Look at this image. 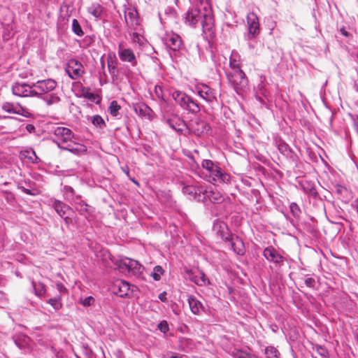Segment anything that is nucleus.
<instances>
[{
  "label": "nucleus",
  "instance_id": "obj_1",
  "mask_svg": "<svg viewBox=\"0 0 358 358\" xmlns=\"http://www.w3.org/2000/svg\"><path fill=\"white\" fill-rule=\"evenodd\" d=\"M185 22L192 27H196L199 24L204 33L212 32L214 19L210 5L201 3L197 8L189 10L186 14Z\"/></svg>",
  "mask_w": 358,
  "mask_h": 358
},
{
  "label": "nucleus",
  "instance_id": "obj_2",
  "mask_svg": "<svg viewBox=\"0 0 358 358\" xmlns=\"http://www.w3.org/2000/svg\"><path fill=\"white\" fill-rule=\"evenodd\" d=\"M201 167L206 171L207 180L210 182L229 183L231 180L230 175L223 171L217 163L210 159H203Z\"/></svg>",
  "mask_w": 358,
  "mask_h": 358
},
{
  "label": "nucleus",
  "instance_id": "obj_3",
  "mask_svg": "<svg viewBox=\"0 0 358 358\" xmlns=\"http://www.w3.org/2000/svg\"><path fill=\"white\" fill-rule=\"evenodd\" d=\"M173 99L180 106L191 113H198L201 110L199 103L187 94L175 91L172 94Z\"/></svg>",
  "mask_w": 358,
  "mask_h": 358
},
{
  "label": "nucleus",
  "instance_id": "obj_4",
  "mask_svg": "<svg viewBox=\"0 0 358 358\" xmlns=\"http://www.w3.org/2000/svg\"><path fill=\"white\" fill-rule=\"evenodd\" d=\"M227 76L229 82L237 93H239V91L243 90L248 85V79L242 69L232 71L227 73Z\"/></svg>",
  "mask_w": 358,
  "mask_h": 358
},
{
  "label": "nucleus",
  "instance_id": "obj_5",
  "mask_svg": "<svg viewBox=\"0 0 358 358\" xmlns=\"http://www.w3.org/2000/svg\"><path fill=\"white\" fill-rule=\"evenodd\" d=\"M55 138L53 139L57 145L62 149V145H66L72 141L74 134L72 131L64 127H57L54 129Z\"/></svg>",
  "mask_w": 358,
  "mask_h": 358
},
{
  "label": "nucleus",
  "instance_id": "obj_6",
  "mask_svg": "<svg viewBox=\"0 0 358 358\" xmlns=\"http://www.w3.org/2000/svg\"><path fill=\"white\" fill-rule=\"evenodd\" d=\"M263 256L268 262L273 263L275 273H278V270L284 265L285 261V258L273 246L265 248L263 251Z\"/></svg>",
  "mask_w": 358,
  "mask_h": 358
},
{
  "label": "nucleus",
  "instance_id": "obj_7",
  "mask_svg": "<svg viewBox=\"0 0 358 358\" xmlns=\"http://www.w3.org/2000/svg\"><path fill=\"white\" fill-rule=\"evenodd\" d=\"M65 71L72 80H77L85 73L83 64L74 58H71L67 62Z\"/></svg>",
  "mask_w": 358,
  "mask_h": 358
},
{
  "label": "nucleus",
  "instance_id": "obj_8",
  "mask_svg": "<svg viewBox=\"0 0 358 358\" xmlns=\"http://www.w3.org/2000/svg\"><path fill=\"white\" fill-rule=\"evenodd\" d=\"M57 83L53 79H46L38 80L34 83H33L34 90L37 91L36 95L34 96H37L41 98V96H44L51 92H52L57 87Z\"/></svg>",
  "mask_w": 358,
  "mask_h": 358
},
{
  "label": "nucleus",
  "instance_id": "obj_9",
  "mask_svg": "<svg viewBox=\"0 0 358 358\" xmlns=\"http://www.w3.org/2000/svg\"><path fill=\"white\" fill-rule=\"evenodd\" d=\"M196 93L209 104L217 102L215 91L204 83H199L195 86Z\"/></svg>",
  "mask_w": 358,
  "mask_h": 358
},
{
  "label": "nucleus",
  "instance_id": "obj_10",
  "mask_svg": "<svg viewBox=\"0 0 358 358\" xmlns=\"http://www.w3.org/2000/svg\"><path fill=\"white\" fill-rule=\"evenodd\" d=\"M117 54L122 62L129 63L132 67L137 65L138 60L134 50L126 48L122 43L118 45Z\"/></svg>",
  "mask_w": 358,
  "mask_h": 358
},
{
  "label": "nucleus",
  "instance_id": "obj_11",
  "mask_svg": "<svg viewBox=\"0 0 358 358\" xmlns=\"http://www.w3.org/2000/svg\"><path fill=\"white\" fill-rule=\"evenodd\" d=\"M13 94L20 97L34 96L38 94L37 91L34 90L33 85L31 86L25 83H15L12 86Z\"/></svg>",
  "mask_w": 358,
  "mask_h": 358
},
{
  "label": "nucleus",
  "instance_id": "obj_12",
  "mask_svg": "<svg viewBox=\"0 0 358 358\" xmlns=\"http://www.w3.org/2000/svg\"><path fill=\"white\" fill-rule=\"evenodd\" d=\"M163 41L166 46L173 52L180 51L183 48L181 37L174 32L166 34Z\"/></svg>",
  "mask_w": 358,
  "mask_h": 358
},
{
  "label": "nucleus",
  "instance_id": "obj_13",
  "mask_svg": "<svg viewBox=\"0 0 358 358\" xmlns=\"http://www.w3.org/2000/svg\"><path fill=\"white\" fill-rule=\"evenodd\" d=\"M247 22L248 26L247 38L252 40L259 34V18L255 13H250L247 16Z\"/></svg>",
  "mask_w": 358,
  "mask_h": 358
},
{
  "label": "nucleus",
  "instance_id": "obj_14",
  "mask_svg": "<svg viewBox=\"0 0 358 358\" xmlns=\"http://www.w3.org/2000/svg\"><path fill=\"white\" fill-rule=\"evenodd\" d=\"M124 18L127 26L134 30H137L140 25L139 16L135 8H127L124 11Z\"/></svg>",
  "mask_w": 358,
  "mask_h": 358
},
{
  "label": "nucleus",
  "instance_id": "obj_15",
  "mask_svg": "<svg viewBox=\"0 0 358 358\" xmlns=\"http://www.w3.org/2000/svg\"><path fill=\"white\" fill-rule=\"evenodd\" d=\"M122 264L127 267L128 271L136 276H139L144 269L143 266L138 261L130 258L122 259Z\"/></svg>",
  "mask_w": 358,
  "mask_h": 358
},
{
  "label": "nucleus",
  "instance_id": "obj_16",
  "mask_svg": "<svg viewBox=\"0 0 358 358\" xmlns=\"http://www.w3.org/2000/svg\"><path fill=\"white\" fill-rule=\"evenodd\" d=\"M76 210L81 215L87 216L91 215L93 212V208L88 205L85 201L81 199V196H76V200L73 202Z\"/></svg>",
  "mask_w": 358,
  "mask_h": 358
},
{
  "label": "nucleus",
  "instance_id": "obj_17",
  "mask_svg": "<svg viewBox=\"0 0 358 358\" xmlns=\"http://www.w3.org/2000/svg\"><path fill=\"white\" fill-rule=\"evenodd\" d=\"M13 340L20 350L27 352L29 350L31 345V338L24 334H15L13 336Z\"/></svg>",
  "mask_w": 358,
  "mask_h": 358
},
{
  "label": "nucleus",
  "instance_id": "obj_18",
  "mask_svg": "<svg viewBox=\"0 0 358 358\" xmlns=\"http://www.w3.org/2000/svg\"><path fill=\"white\" fill-rule=\"evenodd\" d=\"M51 206L57 212V213L61 217L66 220L68 218V212L71 210V208L63 203L61 201L54 199L51 201Z\"/></svg>",
  "mask_w": 358,
  "mask_h": 358
},
{
  "label": "nucleus",
  "instance_id": "obj_19",
  "mask_svg": "<svg viewBox=\"0 0 358 358\" xmlns=\"http://www.w3.org/2000/svg\"><path fill=\"white\" fill-rule=\"evenodd\" d=\"M189 280L198 286H206L210 284V281L202 271H199L198 274L189 272Z\"/></svg>",
  "mask_w": 358,
  "mask_h": 358
},
{
  "label": "nucleus",
  "instance_id": "obj_20",
  "mask_svg": "<svg viewBox=\"0 0 358 358\" xmlns=\"http://www.w3.org/2000/svg\"><path fill=\"white\" fill-rule=\"evenodd\" d=\"M227 241L230 242L231 248L236 254L238 255H243L245 254V245L241 238L238 236L233 238L230 236L229 239Z\"/></svg>",
  "mask_w": 358,
  "mask_h": 358
},
{
  "label": "nucleus",
  "instance_id": "obj_21",
  "mask_svg": "<svg viewBox=\"0 0 358 358\" xmlns=\"http://www.w3.org/2000/svg\"><path fill=\"white\" fill-rule=\"evenodd\" d=\"M204 198H208L211 202L220 203L224 201L222 194L216 189H206L203 191Z\"/></svg>",
  "mask_w": 358,
  "mask_h": 358
},
{
  "label": "nucleus",
  "instance_id": "obj_22",
  "mask_svg": "<svg viewBox=\"0 0 358 358\" xmlns=\"http://www.w3.org/2000/svg\"><path fill=\"white\" fill-rule=\"evenodd\" d=\"M187 301L192 313L194 315H199L201 311H204L205 308L200 301H199L194 296L189 295Z\"/></svg>",
  "mask_w": 358,
  "mask_h": 358
},
{
  "label": "nucleus",
  "instance_id": "obj_23",
  "mask_svg": "<svg viewBox=\"0 0 358 358\" xmlns=\"http://www.w3.org/2000/svg\"><path fill=\"white\" fill-rule=\"evenodd\" d=\"M178 348L181 350L188 352L196 348L195 343L190 338L181 337L178 340Z\"/></svg>",
  "mask_w": 358,
  "mask_h": 358
},
{
  "label": "nucleus",
  "instance_id": "obj_24",
  "mask_svg": "<svg viewBox=\"0 0 358 358\" xmlns=\"http://www.w3.org/2000/svg\"><path fill=\"white\" fill-rule=\"evenodd\" d=\"M115 287L118 288L117 294L121 297H125L129 296L130 292L131 285L124 280H120L116 282Z\"/></svg>",
  "mask_w": 358,
  "mask_h": 358
},
{
  "label": "nucleus",
  "instance_id": "obj_25",
  "mask_svg": "<svg viewBox=\"0 0 358 358\" xmlns=\"http://www.w3.org/2000/svg\"><path fill=\"white\" fill-rule=\"evenodd\" d=\"M165 122L169 127L178 132H182L183 131V127L185 125L183 120L176 117L168 118Z\"/></svg>",
  "mask_w": 358,
  "mask_h": 358
},
{
  "label": "nucleus",
  "instance_id": "obj_26",
  "mask_svg": "<svg viewBox=\"0 0 358 358\" xmlns=\"http://www.w3.org/2000/svg\"><path fill=\"white\" fill-rule=\"evenodd\" d=\"M62 149L77 155L85 152L87 150L85 145L76 144L74 143L73 140H72V141L68 143L66 145H62Z\"/></svg>",
  "mask_w": 358,
  "mask_h": 358
},
{
  "label": "nucleus",
  "instance_id": "obj_27",
  "mask_svg": "<svg viewBox=\"0 0 358 358\" xmlns=\"http://www.w3.org/2000/svg\"><path fill=\"white\" fill-rule=\"evenodd\" d=\"M214 230L217 231V234L224 241H228L231 236L228 232L227 224L223 222H217L214 224Z\"/></svg>",
  "mask_w": 358,
  "mask_h": 358
},
{
  "label": "nucleus",
  "instance_id": "obj_28",
  "mask_svg": "<svg viewBox=\"0 0 358 358\" xmlns=\"http://www.w3.org/2000/svg\"><path fill=\"white\" fill-rule=\"evenodd\" d=\"M229 66L232 71H237L241 69L240 65V55L235 50L232 51L231 57L229 58Z\"/></svg>",
  "mask_w": 358,
  "mask_h": 358
},
{
  "label": "nucleus",
  "instance_id": "obj_29",
  "mask_svg": "<svg viewBox=\"0 0 358 358\" xmlns=\"http://www.w3.org/2000/svg\"><path fill=\"white\" fill-rule=\"evenodd\" d=\"M182 192L195 199L197 194L203 193V190L201 188L193 185H185L182 188Z\"/></svg>",
  "mask_w": 358,
  "mask_h": 358
},
{
  "label": "nucleus",
  "instance_id": "obj_30",
  "mask_svg": "<svg viewBox=\"0 0 358 358\" xmlns=\"http://www.w3.org/2000/svg\"><path fill=\"white\" fill-rule=\"evenodd\" d=\"M88 12L96 18H100L103 12V8L99 3H93L88 8Z\"/></svg>",
  "mask_w": 358,
  "mask_h": 358
},
{
  "label": "nucleus",
  "instance_id": "obj_31",
  "mask_svg": "<svg viewBox=\"0 0 358 358\" xmlns=\"http://www.w3.org/2000/svg\"><path fill=\"white\" fill-rule=\"evenodd\" d=\"M41 99H43L48 106L57 103L60 101L59 96L55 93L50 92L44 96H41Z\"/></svg>",
  "mask_w": 358,
  "mask_h": 358
},
{
  "label": "nucleus",
  "instance_id": "obj_32",
  "mask_svg": "<svg viewBox=\"0 0 358 358\" xmlns=\"http://www.w3.org/2000/svg\"><path fill=\"white\" fill-rule=\"evenodd\" d=\"M139 115L152 120L153 117L152 110L146 104H142L138 106Z\"/></svg>",
  "mask_w": 358,
  "mask_h": 358
},
{
  "label": "nucleus",
  "instance_id": "obj_33",
  "mask_svg": "<svg viewBox=\"0 0 358 358\" xmlns=\"http://www.w3.org/2000/svg\"><path fill=\"white\" fill-rule=\"evenodd\" d=\"M62 296L61 295H57L53 298H50L47 303L51 305V306L55 309V310H59L62 308Z\"/></svg>",
  "mask_w": 358,
  "mask_h": 358
},
{
  "label": "nucleus",
  "instance_id": "obj_34",
  "mask_svg": "<svg viewBox=\"0 0 358 358\" xmlns=\"http://www.w3.org/2000/svg\"><path fill=\"white\" fill-rule=\"evenodd\" d=\"M62 191L64 192V195L65 198L68 201L73 203L76 200V196L77 195L76 194L75 191L73 187H71V186L65 185L63 187Z\"/></svg>",
  "mask_w": 358,
  "mask_h": 358
},
{
  "label": "nucleus",
  "instance_id": "obj_35",
  "mask_svg": "<svg viewBox=\"0 0 358 358\" xmlns=\"http://www.w3.org/2000/svg\"><path fill=\"white\" fill-rule=\"evenodd\" d=\"M32 287L36 296H43L45 294V285L43 283L32 281Z\"/></svg>",
  "mask_w": 358,
  "mask_h": 358
},
{
  "label": "nucleus",
  "instance_id": "obj_36",
  "mask_svg": "<svg viewBox=\"0 0 358 358\" xmlns=\"http://www.w3.org/2000/svg\"><path fill=\"white\" fill-rule=\"evenodd\" d=\"M278 148L280 153H282L283 155L286 156L287 157H292V152L289 145L285 142L280 141L278 143Z\"/></svg>",
  "mask_w": 358,
  "mask_h": 358
},
{
  "label": "nucleus",
  "instance_id": "obj_37",
  "mask_svg": "<svg viewBox=\"0 0 358 358\" xmlns=\"http://www.w3.org/2000/svg\"><path fill=\"white\" fill-rule=\"evenodd\" d=\"M91 122L97 127L103 129L106 126V124L103 119L99 115L91 117Z\"/></svg>",
  "mask_w": 358,
  "mask_h": 358
},
{
  "label": "nucleus",
  "instance_id": "obj_38",
  "mask_svg": "<svg viewBox=\"0 0 358 358\" xmlns=\"http://www.w3.org/2000/svg\"><path fill=\"white\" fill-rule=\"evenodd\" d=\"M266 358H279L280 352L273 346H268L265 349Z\"/></svg>",
  "mask_w": 358,
  "mask_h": 358
},
{
  "label": "nucleus",
  "instance_id": "obj_39",
  "mask_svg": "<svg viewBox=\"0 0 358 358\" xmlns=\"http://www.w3.org/2000/svg\"><path fill=\"white\" fill-rule=\"evenodd\" d=\"M121 109L120 106L117 103L116 101H113L110 102V106L108 107V112L113 117H117L119 114V110Z\"/></svg>",
  "mask_w": 358,
  "mask_h": 358
},
{
  "label": "nucleus",
  "instance_id": "obj_40",
  "mask_svg": "<svg viewBox=\"0 0 358 358\" xmlns=\"http://www.w3.org/2000/svg\"><path fill=\"white\" fill-rule=\"evenodd\" d=\"M72 31L78 36H82L84 34L83 29L76 19H73L72 21Z\"/></svg>",
  "mask_w": 358,
  "mask_h": 358
},
{
  "label": "nucleus",
  "instance_id": "obj_41",
  "mask_svg": "<svg viewBox=\"0 0 358 358\" xmlns=\"http://www.w3.org/2000/svg\"><path fill=\"white\" fill-rule=\"evenodd\" d=\"M265 78L263 76H260V83L258 84L256 88V93L260 94L261 95L264 96H266V90L265 88V84H264Z\"/></svg>",
  "mask_w": 358,
  "mask_h": 358
},
{
  "label": "nucleus",
  "instance_id": "obj_42",
  "mask_svg": "<svg viewBox=\"0 0 358 358\" xmlns=\"http://www.w3.org/2000/svg\"><path fill=\"white\" fill-rule=\"evenodd\" d=\"M290 212L295 218H299L301 214V210L296 203L292 202L289 205Z\"/></svg>",
  "mask_w": 358,
  "mask_h": 358
},
{
  "label": "nucleus",
  "instance_id": "obj_43",
  "mask_svg": "<svg viewBox=\"0 0 358 358\" xmlns=\"http://www.w3.org/2000/svg\"><path fill=\"white\" fill-rule=\"evenodd\" d=\"M164 270L160 266H156L154 268L153 272L151 274L153 279L158 281L161 279V275L163 274Z\"/></svg>",
  "mask_w": 358,
  "mask_h": 358
},
{
  "label": "nucleus",
  "instance_id": "obj_44",
  "mask_svg": "<svg viewBox=\"0 0 358 358\" xmlns=\"http://www.w3.org/2000/svg\"><path fill=\"white\" fill-rule=\"evenodd\" d=\"M12 31L13 27L10 24H7L6 26L3 27V37L4 40H8L13 36V33Z\"/></svg>",
  "mask_w": 358,
  "mask_h": 358
},
{
  "label": "nucleus",
  "instance_id": "obj_45",
  "mask_svg": "<svg viewBox=\"0 0 358 358\" xmlns=\"http://www.w3.org/2000/svg\"><path fill=\"white\" fill-rule=\"evenodd\" d=\"M158 329L162 333H166L169 330V324L166 321L163 320L160 322L158 324Z\"/></svg>",
  "mask_w": 358,
  "mask_h": 358
},
{
  "label": "nucleus",
  "instance_id": "obj_46",
  "mask_svg": "<svg viewBox=\"0 0 358 358\" xmlns=\"http://www.w3.org/2000/svg\"><path fill=\"white\" fill-rule=\"evenodd\" d=\"M117 61L115 58L113 59L110 56H108V68L110 71H115L116 69Z\"/></svg>",
  "mask_w": 358,
  "mask_h": 358
},
{
  "label": "nucleus",
  "instance_id": "obj_47",
  "mask_svg": "<svg viewBox=\"0 0 358 358\" xmlns=\"http://www.w3.org/2000/svg\"><path fill=\"white\" fill-rule=\"evenodd\" d=\"M163 358H188L187 355H180L175 352H169L166 353Z\"/></svg>",
  "mask_w": 358,
  "mask_h": 358
},
{
  "label": "nucleus",
  "instance_id": "obj_48",
  "mask_svg": "<svg viewBox=\"0 0 358 358\" xmlns=\"http://www.w3.org/2000/svg\"><path fill=\"white\" fill-rule=\"evenodd\" d=\"M94 302V297L90 296H87L86 298H85L84 299H82L80 303L83 306H90L91 305H92Z\"/></svg>",
  "mask_w": 358,
  "mask_h": 358
},
{
  "label": "nucleus",
  "instance_id": "obj_49",
  "mask_svg": "<svg viewBox=\"0 0 358 358\" xmlns=\"http://www.w3.org/2000/svg\"><path fill=\"white\" fill-rule=\"evenodd\" d=\"M154 92L158 99H164L163 90L162 86L159 85H155Z\"/></svg>",
  "mask_w": 358,
  "mask_h": 358
},
{
  "label": "nucleus",
  "instance_id": "obj_50",
  "mask_svg": "<svg viewBox=\"0 0 358 358\" xmlns=\"http://www.w3.org/2000/svg\"><path fill=\"white\" fill-rule=\"evenodd\" d=\"M316 350H317V353L323 358H326L328 356L327 350L326 348L322 347L321 345H317Z\"/></svg>",
  "mask_w": 358,
  "mask_h": 358
},
{
  "label": "nucleus",
  "instance_id": "obj_51",
  "mask_svg": "<svg viewBox=\"0 0 358 358\" xmlns=\"http://www.w3.org/2000/svg\"><path fill=\"white\" fill-rule=\"evenodd\" d=\"M3 109L8 113H17L14 109V106L9 103H6L3 105Z\"/></svg>",
  "mask_w": 358,
  "mask_h": 358
},
{
  "label": "nucleus",
  "instance_id": "obj_52",
  "mask_svg": "<svg viewBox=\"0 0 358 358\" xmlns=\"http://www.w3.org/2000/svg\"><path fill=\"white\" fill-rule=\"evenodd\" d=\"M56 288H57V289L59 292V294L58 295H61L62 296V294L63 293H65V292H67L66 288L64 287V285L62 282L56 283Z\"/></svg>",
  "mask_w": 358,
  "mask_h": 358
},
{
  "label": "nucleus",
  "instance_id": "obj_53",
  "mask_svg": "<svg viewBox=\"0 0 358 358\" xmlns=\"http://www.w3.org/2000/svg\"><path fill=\"white\" fill-rule=\"evenodd\" d=\"M197 124H199V125L200 124V125L201 126V127H202V129H201V130H199V129H196V130H194V134H196V135H200L201 134H202L203 132H204V131L206 130V128L207 127H208V126L207 125V124H206V122H201L200 123L197 122Z\"/></svg>",
  "mask_w": 358,
  "mask_h": 358
},
{
  "label": "nucleus",
  "instance_id": "obj_54",
  "mask_svg": "<svg viewBox=\"0 0 358 358\" xmlns=\"http://www.w3.org/2000/svg\"><path fill=\"white\" fill-rule=\"evenodd\" d=\"M305 284L307 287L313 288L315 285V280L313 278H307L305 280Z\"/></svg>",
  "mask_w": 358,
  "mask_h": 358
},
{
  "label": "nucleus",
  "instance_id": "obj_55",
  "mask_svg": "<svg viewBox=\"0 0 358 358\" xmlns=\"http://www.w3.org/2000/svg\"><path fill=\"white\" fill-rule=\"evenodd\" d=\"M27 154H31L33 155L34 158H33V160H32V163H34V164H37L40 162V159L39 158L37 157V155H36L35 152L31 150L30 151H27Z\"/></svg>",
  "mask_w": 358,
  "mask_h": 358
},
{
  "label": "nucleus",
  "instance_id": "obj_56",
  "mask_svg": "<svg viewBox=\"0 0 358 358\" xmlns=\"http://www.w3.org/2000/svg\"><path fill=\"white\" fill-rule=\"evenodd\" d=\"M6 237L3 234H0V250H2L5 246Z\"/></svg>",
  "mask_w": 358,
  "mask_h": 358
},
{
  "label": "nucleus",
  "instance_id": "obj_57",
  "mask_svg": "<svg viewBox=\"0 0 358 358\" xmlns=\"http://www.w3.org/2000/svg\"><path fill=\"white\" fill-rule=\"evenodd\" d=\"M158 298L162 302L167 301L166 292H163L160 293L159 294V296H158Z\"/></svg>",
  "mask_w": 358,
  "mask_h": 358
},
{
  "label": "nucleus",
  "instance_id": "obj_58",
  "mask_svg": "<svg viewBox=\"0 0 358 358\" xmlns=\"http://www.w3.org/2000/svg\"><path fill=\"white\" fill-rule=\"evenodd\" d=\"M352 121H353L354 127H355L356 131L358 133V115H355V116H352Z\"/></svg>",
  "mask_w": 358,
  "mask_h": 358
},
{
  "label": "nucleus",
  "instance_id": "obj_59",
  "mask_svg": "<svg viewBox=\"0 0 358 358\" xmlns=\"http://www.w3.org/2000/svg\"><path fill=\"white\" fill-rule=\"evenodd\" d=\"M26 129L29 133H34L35 131V130H36V128H35V127L33 124H28L26 126Z\"/></svg>",
  "mask_w": 358,
  "mask_h": 358
},
{
  "label": "nucleus",
  "instance_id": "obj_60",
  "mask_svg": "<svg viewBox=\"0 0 358 358\" xmlns=\"http://www.w3.org/2000/svg\"><path fill=\"white\" fill-rule=\"evenodd\" d=\"M27 150L24 151V152H21V155H22L23 157H26V158H28L31 162H32L33 158H34L33 155H31V154H27Z\"/></svg>",
  "mask_w": 358,
  "mask_h": 358
},
{
  "label": "nucleus",
  "instance_id": "obj_61",
  "mask_svg": "<svg viewBox=\"0 0 358 358\" xmlns=\"http://www.w3.org/2000/svg\"><path fill=\"white\" fill-rule=\"evenodd\" d=\"M140 35L137 32H133L132 34V41L134 42H138Z\"/></svg>",
  "mask_w": 358,
  "mask_h": 358
},
{
  "label": "nucleus",
  "instance_id": "obj_62",
  "mask_svg": "<svg viewBox=\"0 0 358 358\" xmlns=\"http://www.w3.org/2000/svg\"><path fill=\"white\" fill-rule=\"evenodd\" d=\"M239 358H255V357H252L250 354L245 353V352H241L240 356H239Z\"/></svg>",
  "mask_w": 358,
  "mask_h": 358
},
{
  "label": "nucleus",
  "instance_id": "obj_63",
  "mask_svg": "<svg viewBox=\"0 0 358 358\" xmlns=\"http://www.w3.org/2000/svg\"><path fill=\"white\" fill-rule=\"evenodd\" d=\"M0 301H7V298H6V294L3 293V292L0 291Z\"/></svg>",
  "mask_w": 358,
  "mask_h": 358
},
{
  "label": "nucleus",
  "instance_id": "obj_64",
  "mask_svg": "<svg viewBox=\"0 0 358 358\" xmlns=\"http://www.w3.org/2000/svg\"><path fill=\"white\" fill-rule=\"evenodd\" d=\"M310 194L316 196L317 194V192L315 187H312L310 189Z\"/></svg>",
  "mask_w": 358,
  "mask_h": 358
}]
</instances>
